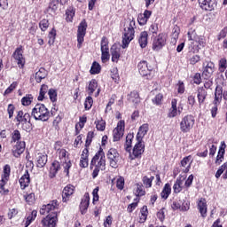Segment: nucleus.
<instances>
[{
    "instance_id": "49530a36",
    "label": "nucleus",
    "mask_w": 227,
    "mask_h": 227,
    "mask_svg": "<svg viewBox=\"0 0 227 227\" xmlns=\"http://www.w3.org/2000/svg\"><path fill=\"white\" fill-rule=\"evenodd\" d=\"M24 199H25V201H27V203H28L29 205H33V203H35L36 200L34 192L24 195Z\"/></svg>"
},
{
    "instance_id": "8fccbe9b",
    "label": "nucleus",
    "mask_w": 227,
    "mask_h": 227,
    "mask_svg": "<svg viewBox=\"0 0 227 227\" xmlns=\"http://www.w3.org/2000/svg\"><path fill=\"white\" fill-rule=\"evenodd\" d=\"M153 176L148 177V176H144L143 177V184L145 185V187H146L147 189H150V187H152V182H153Z\"/></svg>"
},
{
    "instance_id": "ddd939ff",
    "label": "nucleus",
    "mask_w": 227,
    "mask_h": 227,
    "mask_svg": "<svg viewBox=\"0 0 227 227\" xmlns=\"http://www.w3.org/2000/svg\"><path fill=\"white\" fill-rule=\"evenodd\" d=\"M23 54H24V51L22 50V46L18 47L12 54L20 68H24V65H26V59H24Z\"/></svg>"
},
{
    "instance_id": "bf43d9fd",
    "label": "nucleus",
    "mask_w": 227,
    "mask_h": 227,
    "mask_svg": "<svg viewBox=\"0 0 227 227\" xmlns=\"http://www.w3.org/2000/svg\"><path fill=\"white\" fill-rule=\"evenodd\" d=\"M95 136V133L93 131H90L87 135V139L85 142V146L88 147L91 145V141L93 139V137Z\"/></svg>"
},
{
    "instance_id": "864d4df0",
    "label": "nucleus",
    "mask_w": 227,
    "mask_h": 227,
    "mask_svg": "<svg viewBox=\"0 0 227 227\" xmlns=\"http://www.w3.org/2000/svg\"><path fill=\"white\" fill-rule=\"evenodd\" d=\"M201 61V57L200 55H192L189 59L190 65H196Z\"/></svg>"
},
{
    "instance_id": "774afa93",
    "label": "nucleus",
    "mask_w": 227,
    "mask_h": 227,
    "mask_svg": "<svg viewBox=\"0 0 227 227\" xmlns=\"http://www.w3.org/2000/svg\"><path fill=\"white\" fill-rule=\"evenodd\" d=\"M188 40L192 42L196 38V31L194 29H190L187 33Z\"/></svg>"
},
{
    "instance_id": "4c0bfd02",
    "label": "nucleus",
    "mask_w": 227,
    "mask_h": 227,
    "mask_svg": "<svg viewBox=\"0 0 227 227\" xmlns=\"http://www.w3.org/2000/svg\"><path fill=\"white\" fill-rule=\"evenodd\" d=\"M47 91H49V86L43 84L41 86L39 96L37 98V100H39V102H42V100L45 98V95L47 94Z\"/></svg>"
},
{
    "instance_id": "e2e57ef3",
    "label": "nucleus",
    "mask_w": 227,
    "mask_h": 227,
    "mask_svg": "<svg viewBox=\"0 0 227 227\" xmlns=\"http://www.w3.org/2000/svg\"><path fill=\"white\" fill-rule=\"evenodd\" d=\"M136 202H133L128 206V212L131 214V212H134L136 208L137 207V201H139V199L135 200Z\"/></svg>"
},
{
    "instance_id": "a878e982",
    "label": "nucleus",
    "mask_w": 227,
    "mask_h": 227,
    "mask_svg": "<svg viewBox=\"0 0 227 227\" xmlns=\"http://www.w3.org/2000/svg\"><path fill=\"white\" fill-rule=\"evenodd\" d=\"M110 51L112 54V61L114 63H118V60L120 59V56L121 54V51L116 45H113Z\"/></svg>"
},
{
    "instance_id": "39448f33",
    "label": "nucleus",
    "mask_w": 227,
    "mask_h": 227,
    "mask_svg": "<svg viewBox=\"0 0 227 227\" xmlns=\"http://www.w3.org/2000/svg\"><path fill=\"white\" fill-rule=\"evenodd\" d=\"M93 166L99 168L101 171L106 169V154L104 153V151L99 150L92 158L90 168H93Z\"/></svg>"
},
{
    "instance_id": "a19ab883",
    "label": "nucleus",
    "mask_w": 227,
    "mask_h": 227,
    "mask_svg": "<svg viewBox=\"0 0 227 227\" xmlns=\"http://www.w3.org/2000/svg\"><path fill=\"white\" fill-rule=\"evenodd\" d=\"M33 95L27 94L25 97L21 98V104L22 106H31L33 103Z\"/></svg>"
},
{
    "instance_id": "680f3d73",
    "label": "nucleus",
    "mask_w": 227,
    "mask_h": 227,
    "mask_svg": "<svg viewBox=\"0 0 227 227\" xmlns=\"http://www.w3.org/2000/svg\"><path fill=\"white\" fill-rule=\"evenodd\" d=\"M84 106L85 109H91V106H93V98H91V96L87 97Z\"/></svg>"
},
{
    "instance_id": "37998d69",
    "label": "nucleus",
    "mask_w": 227,
    "mask_h": 227,
    "mask_svg": "<svg viewBox=\"0 0 227 227\" xmlns=\"http://www.w3.org/2000/svg\"><path fill=\"white\" fill-rule=\"evenodd\" d=\"M199 4L203 10H212V3L208 0H199Z\"/></svg>"
},
{
    "instance_id": "0e129e2a",
    "label": "nucleus",
    "mask_w": 227,
    "mask_h": 227,
    "mask_svg": "<svg viewBox=\"0 0 227 227\" xmlns=\"http://www.w3.org/2000/svg\"><path fill=\"white\" fill-rule=\"evenodd\" d=\"M215 97L223 98V87L221 85L216 86L215 90Z\"/></svg>"
},
{
    "instance_id": "a18cd8bd",
    "label": "nucleus",
    "mask_w": 227,
    "mask_h": 227,
    "mask_svg": "<svg viewBox=\"0 0 227 227\" xmlns=\"http://www.w3.org/2000/svg\"><path fill=\"white\" fill-rule=\"evenodd\" d=\"M101 51H109V40H107V37L103 36L101 39Z\"/></svg>"
},
{
    "instance_id": "e433bc0d",
    "label": "nucleus",
    "mask_w": 227,
    "mask_h": 227,
    "mask_svg": "<svg viewBox=\"0 0 227 227\" xmlns=\"http://www.w3.org/2000/svg\"><path fill=\"white\" fill-rule=\"evenodd\" d=\"M134 139V135L129 133L126 137V143L124 145V148L126 152H130V148L132 147V140Z\"/></svg>"
},
{
    "instance_id": "bb28decb",
    "label": "nucleus",
    "mask_w": 227,
    "mask_h": 227,
    "mask_svg": "<svg viewBox=\"0 0 227 227\" xmlns=\"http://www.w3.org/2000/svg\"><path fill=\"white\" fill-rule=\"evenodd\" d=\"M138 43L141 49H145L148 45V32L143 31L138 36Z\"/></svg>"
},
{
    "instance_id": "5701e85b",
    "label": "nucleus",
    "mask_w": 227,
    "mask_h": 227,
    "mask_svg": "<svg viewBox=\"0 0 227 227\" xmlns=\"http://www.w3.org/2000/svg\"><path fill=\"white\" fill-rule=\"evenodd\" d=\"M12 152L13 153H17V155H20L24 153V150H26V142L24 141H20L16 142L14 145H12Z\"/></svg>"
},
{
    "instance_id": "f3484780",
    "label": "nucleus",
    "mask_w": 227,
    "mask_h": 227,
    "mask_svg": "<svg viewBox=\"0 0 227 227\" xmlns=\"http://www.w3.org/2000/svg\"><path fill=\"white\" fill-rule=\"evenodd\" d=\"M208 206L207 205V200L205 198H200L197 201V208L203 219L207 217V212Z\"/></svg>"
},
{
    "instance_id": "6e6552de",
    "label": "nucleus",
    "mask_w": 227,
    "mask_h": 227,
    "mask_svg": "<svg viewBox=\"0 0 227 227\" xmlns=\"http://www.w3.org/2000/svg\"><path fill=\"white\" fill-rule=\"evenodd\" d=\"M137 69L140 75H142V77H147V79H150V76L152 75V70H153V68L148 65L146 60H141L137 64Z\"/></svg>"
},
{
    "instance_id": "b1692460",
    "label": "nucleus",
    "mask_w": 227,
    "mask_h": 227,
    "mask_svg": "<svg viewBox=\"0 0 227 227\" xmlns=\"http://www.w3.org/2000/svg\"><path fill=\"white\" fill-rule=\"evenodd\" d=\"M225 149L226 144L224 142H222L215 160V164H217V166H220L221 162L224 160Z\"/></svg>"
},
{
    "instance_id": "cd10ccee",
    "label": "nucleus",
    "mask_w": 227,
    "mask_h": 227,
    "mask_svg": "<svg viewBox=\"0 0 227 227\" xmlns=\"http://www.w3.org/2000/svg\"><path fill=\"white\" fill-rule=\"evenodd\" d=\"M37 168H43L47 164V155L43 153H37L35 156Z\"/></svg>"
},
{
    "instance_id": "3c124183",
    "label": "nucleus",
    "mask_w": 227,
    "mask_h": 227,
    "mask_svg": "<svg viewBox=\"0 0 227 227\" xmlns=\"http://www.w3.org/2000/svg\"><path fill=\"white\" fill-rule=\"evenodd\" d=\"M100 70H101L100 64L94 62L90 68V74H100Z\"/></svg>"
},
{
    "instance_id": "6e6d98bb",
    "label": "nucleus",
    "mask_w": 227,
    "mask_h": 227,
    "mask_svg": "<svg viewBox=\"0 0 227 227\" xmlns=\"http://www.w3.org/2000/svg\"><path fill=\"white\" fill-rule=\"evenodd\" d=\"M49 41L48 43L50 45H52L54 43V40H56V29H51V31L49 33Z\"/></svg>"
},
{
    "instance_id": "09e8293b",
    "label": "nucleus",
    "mask_w": 227,
    "mask_h": 227,
    "mask_svg": "<svg viewBox=\"0 0 227 227\" xmlns=\"http://www.w3.org/2000/svg\"><path fill=\"white\" fill-rule=\"evenodd\" d=\"M48 95L50 97V100H51L52 102H56V100H58V92L56 91V90L50 89L48 90Z\"/></svg>"
},
{
    "instance_id": "c03bdc74",
    "label": "nucleus",
    "mask_w": 227,
    "mask_h": 227,
    "mask_svg": "<svg viewBox=\"0 0 227 227\" xmlns=\"http://www.w3.org/2000/svg\"><path fill=\"white\" fill-rule=\"evenodd\" d=\"M148 217V207L144 206L141 209V215L139 223H145L146 221V218Z\"/></svg>"
},
{
    "instance_id": "dca6fc26",
    "label": "nucleus",
    "mask_w": 227,
    "mask_h": 227,
    "mask_svg": "<svg viewBox=\"0 0 227 227\" xmlns=\"http://www.w3.org/2000/svg\"><path fill=\"white\" fill-rule=\"evenodd\" d=\"M86 91H87L88 95H90V96L93 95V93H95V91H97L95 93V97H98V95H100V88H98V82H97V80L92 79L90 82Z\"/></svg>"
},
{
    "instance_id": "c85d7f7f",
    "label": "nucleus",
    "mask_w": 227,
    "mask_h": 227,
    "mask_svg": "<svg viewBox=\"0 0 227 227\" xmlns=\"http://www.w3.org/2000/svg\"><path fill=\"white\" fill-rule=\"evenodd\" d=\"M148 124H143L140 126L138 132L137 134V141H142V139L146 136L148 133Z\"/></svg>"
},
{
    "instance_id": "a211bd4d",
    "label": "nucleus",
    "mask_w": 227,
    "mask_h": 227,
    "mask_svg": "<svg viewBox=\"0 0 227 227\" xmlns=\"http://www.w3.org/2000/svg\"><path fill=\"white\" fill-rule=\"evenodd\" d=\"M176 99H172L171 107L168 109V118H176V116L182 114V110L176 106Z\"/></svg>"
},
{
    "instance_id": "58836bf2",
    "label": "nucleus",
    "mask_w": 227,
    "mask_h": 227,
    "mask_svg": "<svg viewBox=\"0 0 227 227\" xmlns=\"http://www.w3.org/2000/svg\"><path fill=\"white\" fill-rule=\"evenodd\" d=\"M20 131H19V129H16L14 130L12 133V141H11V144L12 145H15L16 143H19L20 142Z\"/></svg>"
},
{
    "instance_id": "052dcab7",
    "label": "nucleus",
    "mask_w": 227,
    "mask_h": 227,
    "mask_svg": "<svg viewBox=\"0 0 227 227\" xmlns=\"http://www.w3.org/2000/svg\"><path fill=\"white\" fill-rule=\"evenodd\" d=\"M39 27L43 31H47V28L49 27V20H42L39 23Z\"/></svg>"
},
{
    "instance_id": "2eb2a0df",
    "label": "nucleus",
    "mask_w": 227,
    "mask_h": 227,
    "mask_svg": "<svg viewBox=\"0 0 227 227\" xmlns=\"http://www.w3.org/2000/svg\"><path fill=\"white\" fill-rule=\"evenodd\" d=\"M74 192H75V186L72 184H67L63 189V192H62L63 203H67L68 201H70V196H72V194H74Z\"/></svg>"
},
{
    "instance_id": "6ab92c4d",
    "label": "nucleus",
    "mask_w": 227,
    "mask_h": 227,
    "mask_svg": "<svg viewBox=\"0 0 227 227\" xmlns=\"http://www.w3.org/2000/svg\"><path fill=\"white\" fill-rule=\"evenodd\" d=\"M214 70H215V65L213 62H207V65L204 66L202 75L206 79H208L212 77Z\"/></svg>"
},
{
    "instance_id": "2f4dec72",
    "label": "nucleus",
    "mask_w": 227,
    "mask_h": 227,
    "mask_svg": "<svg viewBox=\"0 0 227 227\" xmlns=\"http://www.w3.org/2000/svg\"><path fill=\"white\" fill-rule=\"evenodd\" d=\"M30 118H31V115H29V114H24V112L22 111H19L16 116V120L20 123H27Z\"/></svg>"
},
{
    "instance_id": "603ef678",
    "label": "nucleus",
    "mask_w": 227,
    "mask_h": 227,
    "mask_svg": "<svg viewBox=\"0 0 227 227\" xmlns=\"http://www.w3.org/2000/svg\"><path fill=\"white\" fill-rule=\"evenodd\" d=\"M95 123L96 129H98V130H101V132L106 130V121L101 119L99 121H96Z\"/></svg>"
},
{
    "instance_id": "20e7f679",
    "label": "nucleus",
    "mask_w": 227,
    "mask_h": 227,
    "mask_svg": "<svg viewBox=\"0 0 227 227\" xmlns=\"http://www.w3.org/2000/svg\"><path fill=\"white\" fill-rule=\"evenodd\" d=\"M192 180H194V176L192 175H190L187 179H185L184 176H180L174 184V192L176 194H178V192H182L183 189H187L192 185Z\"/></svg>"
},
{
    "instance_id": "f704fd0d",
    "label": "nucleus",
    "mask_w": 227,
    "mask_h": 227,
    "mask_svg": "<svg viewBox=\"0 0 227 227\" xmlns=\"http://www.w3.org/2000/svg\"><path fill=\"white\" fill-rule=\"evenodd\" d=\"M74 17H75V9L69 7L66 11V20L67 22H73Z\"/></svg>"
},
{
    "instance_id": "338daca9",
    "label": "nucleus",
    "mask_w": 227,
    "mask_h": 227,
    "mask_svg": "<svg viewBox=\"0 0 227 227\" xmlns=\"http://www.w3.org/2000/svg\"><path fill=\"white\" fill-rule=\"evenodd\" d=\"M59 157L60 160H62V162L65 161V160H67V150L60 149L59 151Z\"/></svg>"
},
{
    "instance_id": "f8f14e48",
    "label": "nucleus",
    "mask_w": 227,
    "mask_h": 227,
    "mask_svg": "<svg viewBox=\"0 0 227 227\" xmlns=\"http://www.w3.org/2000/svg\"><path fill=\"white\" fill-rule=\"evenodd\" d=\"M125 132V121H120L117 123V127L113 130L114 141H120L123 137Z\"/></svg>"
},
{
    "instance_id": "0eeeda50",
    "label": "nucleus",
    "mask_w": 227,
    "mask_h": 227,
    "mask_svg": "<svg viewBox=\"0 0 227 227\" xmlns=\"http://www.w3.org/2000/svg\"><path fill=\"white\" fill-rule=\"evenodd\" d=\"M86 29H88V23H86V20H82L79 24L77 30L78 49H81L82 42H84V36H86Z\"/></svg>"
},
{
    "instance_id": "79ce46f5",
    "label": "nucleus",
    "mask_w": 227,
    "mask_h": 227,
    "mask_svg": "<svg viewBox=\"0 0 227 227\" xmlns=\"http://www.w3.org/2000/svg\"><path fill=\"white\" fill-rule=\"evenodd\" d=\"M227 68V60L226 58H223L218 62V70L223 74Z\"/></svg>"
},
{
    "instance_id": "f257e3e1",
    "label": "nucleus",
    "mask_w": 227,
    "mask_h": 227,
    "mask_svg": "<svg viewBox=\"0 0 227 227\" xmlns=\"http://www.w3.org/2000/svg\"><path fill=\"white\" fill-rule=\"evenodd\" d=\"M58 210V200H52L47 205H43L40 209V214L45 215L49 214L45 218L42 220V224L43 227H56L58 223V213L54 212Z\"/></svg>"
},
{
    "instance_id": "4d7b16f0",
    "label": "nucleus",
    "mask_w": 227,
    "mask_h": 227,
    "mask_svg": "<svg viewBox=\"0 0 227 227\" xmlns=\"http://www.w3.org/2000/svg\"><path fill=\"white\" fill-rule=\"evenodd\" d=\"M116 187L120 189V191L123 190V187H125V178L119 177L116 181Z\"/></svg>"
},
{
    "instance_id": "473e14b6",
    "label": "nucleus",
    "mask_w": 227,
    "mask_h": 227,
    "mask_svg": "<svg viewBox=\"0 0 227 227\" xmlns=\"http://www.w3.org/2000/svg\"><path fill=\"white\" fill-rule=\"evenodd\" d=\"M89 151L88 149H84L82 151V153L81 155V160H80V168H88V157H89Z\"/></svg>"
},
{
    "instance_id": "5fc2aeb1",
    "label": "nucleus",
    "mask_w": 227,
    "mask_h": 227,
    "mask_svg": "<svg viewBox=\"0 0 227 227\" xmlns=\"http://www.w3.org/2000/svg\"><path fill=\"white\" fill-rule=\"evenodd\" d=\"M111 58L109 51H101V60L103 63H107Z\"/></svg>"
},
{
    "instance_id": "7c9ffc66",
    "label": "nucleus",
    "mask_w": 227,
    "mask_h": 227,
    "mask_svg": "<svg viewBox=\"0 0 227 227\" xmlns=\"http://www.w3.org/2000/svg\"><path fill=\"white\" fill-rule=\"evenodd\" d=\"M197 93L198 102L200 106H201V104H204L205 99L207 98V90L205 88L200 87L198 89Z\"/></svg>"
},
{
    "instance_id": "72a5a7b5",
    "label": "nucleus",
    "mask_w": 227,
    "mask_h": 227,
    "mask_svg": "<svg viewBox=\"0 0 227 227\" xmlns=\"http://www.w3.org/2000/svg\"><path fill=\"white\" fill-rule=\"evenodd\" d=\"M47 77V70L45 68L41 67L36 73H35V81L36 82H42L43 79H45Z\"/></svg>"
},
{
    "instance_id": "4468645a",
    "label": "nucleus",
    "mask_w": 227,
    "mask_h": 227,
    "mask_svg": "<svg viewBox=\"0 0 227 227\" xmlns=\"http://www.w3.org/2000/svg\"><path fill=\"white\" fill-rule=\"evenodd\" d=\"M164 45H166V35L164 34H160L154 37L153 41V49L154 51H160Z\"/></svg>"
},
{
    "instance_id": "1a4fd4ad",
    "label": "nucleus",
    "mask_w": 227,
    "mask_h": 227,
    "mask_svg": "<svg viewBox=\"0 0 227 227\" xmlns=\"http://www.w3.org/2000/svg\"><path fill=\"white\" fill-rule=\"evenodd\" d=\"M12 169L10 168V165H5L4 167V174L2 175V179L0 180V194H4V192H8V190L4 188L5 184H8V178H10V173Z\"/></svg>"
},
{
    "instance_id": "aec40b11",
    "label": "nucleus",
    "mask_w": 227,
    "mask_h": 227,
    "mask_svg": "<svg viewBox=\"0 0 227 227\" xmlns=\"http://www.w3.org/2000/svg\"><path fill=\"white\" fill-rule=\"evenodd\" d=\"M88 207H90V193L86 192L80 203L81 214H86V212H88Z\"/></svg>"
},
{
    "instance_id": "7ed1b4c3",
    "label": "nucleus",
    "mask_w": 227,
    "mask_h": 227,
    "mask_svg": "<svg viewBox=\"0 0 227 227\" xmlns=\"http://www.w3.org/2000/svg\"><path fill=\"white\" fill-rule=\"evenodd\" d=\"M32 116L38 121H47L51 118V113L43 104H36L32 109Z\"/></svg>"
},
{
    "instance_id": "69168bd1",
    "label": "nucleus",
    "mask_w": 227,
    "mask_h": 227,
    "mask_svg": "<svg viewBox=\"0 0 227 227\" xmlns=\"http://www.w3.org/2000/svg\"><path fill=\"white\" fill-rule=\"evenodd\" d=\"M162 98H163L162 94H158L153 99V104H156V106H160V104L162 103Z\"/></svg>"
},
{
    "instance_id": "13d9d810",
    "label": "nucleus",
    "mask_w": 227,
    "mask_h": 227,
    "mask_svg": "<svg viewBox=\"0 0 227 227\" xmlns=\"http://www.w3.org/2000/svg\"><path fill=\"white\" fill-rule=\"evenodd\" d=\"M145 190L143 189V185L137 184V190L135 192L136 196H145Z\"/></svg>"
},
{
    "instance_id": "4be33fe9",
    "label": "nucleus",
    "mask_w": 227,
    "mask_h": 227,
    "mask_svg": "<svg viewBox=\"0 0 227 227\" xmlns=\"http://www.w3.org/2000/svg\"><path fill=\"white\" fill-rule=\"evenodd\" d=\"M128 101L133 106H137L139 102H141V98H139V93L137 91L133 90L127 96Z\"/></svg>"
},
{
    "instance_id": "9d476101",
    "label": "nucleus",
    "mask_w": 227,
    "mask_h": 227,
    "mask_svg": "<svg viewBox=\"0 0 227 227\" xmlns=\"http://www.w3.org/2000/svg\"><path fill=\"white\" fill-rule=\"evenodd\" d=\"M106 155L111 168H118V162L120 161V153H118V151L111 148Z\"/></svg>"
},
{
    "instance_id": "de8ad7c7",
    "label": "nucleus",
    "mask_w": 227,
    "mask_h": 227,
    "mask_svg": "<svg viewBox=\"0 0 227 227\" xmlns=\"http://www.w3.org/2000/svg\"><path fill=\"white\" fill-rule=\"evenodd\" d=\"M63 164V168H64V173H66V175H69L70 171L69 169L72 168V162L70 161V160H66L64 161H62Z\"/></svg>"
},
{
    "instance_id": "393cba45",
    "label": "nucleus",
    "mask_w": 227,
    "mask_h": 227,
    "mask_svg": "<svg viewBox=\"0 0 227 227\" xmlns=\"http://www.w3.org/2000/svg\"><path fill=\"white\" fill-rule=\"evenodd\" d=\"M152 17V12L148 10L145 11L144 13L138 15L137 20L140 26H145L148 22V19Z\"/></svg>"
},
{
    "instance_id": "c9c22d12",
    "label": "nucleus",
    "mask_w": 227,
    "mask_h": 227,
    "mask_svg": "<svg viewBox=\"0 0 227 227\" xmlns=\"http://www.w3.org/2000/svg\"><path fill=\"white\" fill-rule=\"evenodd\" d=\"M170 194H171V185H169V184H166L160 193V196L162 200H168Z\"/></svg>"
},
{
    "instance_id": "ea45409f",
    "label": "nucleus",
    "mask_w": 227,
    "mask_h": 227,
    "mask_svg": "<svg viewBox=\"0 0 227 227\" xmlns=\"http://www.w3.org/2000/svg\"><path fill=\"white\" fill-rule=\"evenodd\" d=\"M59 171V162L54 161L50 168L51 176H56V174Z\"/></svg>"
},
{
    "instance_id": "423d86ee",
    "label": "nucleus",
    "mask_w": 227,
    "mask_h": 227,
    "mask_svg": "<svg viewBox=\"0 0 227 227\" xmlns=\"http://www.w3.org/2000/svg\"><path fill=\"white\" fill-rule=\"evenodd\" d=\"M195 120L192 115H185L180 122V130L184 134L191 132L192 127H194Z\"/></svg>"
},
{
    "instance_id": "c756f323",
    "label": "nucleus",
    "mask_w": 227,
    "mask_h": 227,
    "mask_svg": "<svg viewBox=\"0 0 227 227\" xmlns=\"http://www.w3.org/2000/svg\"><path fill=\"white\" fill-rule=\"evenodd\" d=\"M30 182L31 180L29 178V172L26 171V173L20 178V184L21 189H26V187H28Z\"/></svg>"
},
{
    "instance_id": "9b49d317",
    "label": "nucleus",
    "mask_w": 227,
    "mask_h": 227,
    "mask_svg": "<svg viewBox=\"0 0 227 227\" xmlns=\"http://www.w3.org/2000/svg\"><path fill=\"white\" fill-rule=\"evenodd\" d=\"M145 153V144L141 140H137V143L133 148L132 153H129V159L134 160V159L141 158V155Z\"/></svg>"
},
{
    "instance_id": "412c9836",
    "label": "nucleus",
    "mask_w": 227,
    "mask_h": 227,
    "mask_svg": "<svg viewBox=\"0 0 227 227\" xmlns=\"http://www.w3.org/2000/svg\"><path fill=\"white\" fill-rule=\"evenodd\" d=\"M191 164H192V156L191 155L184 157L181 160V168L183 173H189L191 170Z\"/></svg>"
},
{
    "instance_id": "f03ea898",
    "label": "nucleus",
    "mask_w": 227,
    "mask_h": 227,
    "mask_svg": "<svg viewBox=\"0 0 227 227\" xmlns=\"http://www.w3.org/2000/svg\"><path fill=\"white\" fill-rule=\"evenodd\" d=\"M136 20L134 18H128L124 21V30L122 35V49H127L130 44V42L134 40L136 34Z\"/></svg>"
}]
</instances>
